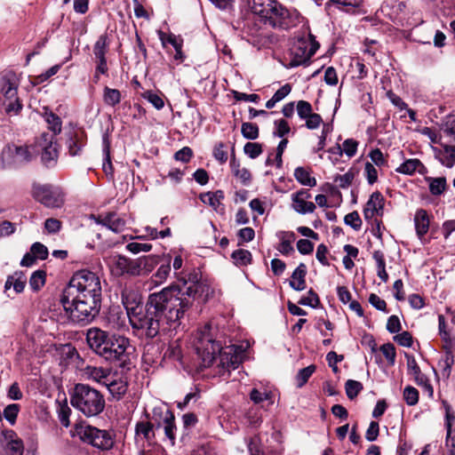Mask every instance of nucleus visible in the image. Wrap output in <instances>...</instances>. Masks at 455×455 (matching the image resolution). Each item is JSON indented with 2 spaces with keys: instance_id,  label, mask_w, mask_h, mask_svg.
Returning <instances> with one entry per match:
<instances>
[{
  "instance_id": "cd10ccee",
  "label": "nucleus",
  "mask_w": 455,
  "mask_h": 455,
  "mask_svg": "<svg viewBox=\"0 0 455 455\" xmlns=\"http://www.w3.org/2000/svg\"><path fill=\"white\" fill-rule=\"evenodd\" d=\"M175 417L172 411L166 410L163 415V423L164 428L165 435L171 440L172 443H174L175 441V432H176V425H175Z\"/></svg>"
},
{
  "instance_id": "6e6552de",
  "label": "nucleus",
  "mask_w": 455,
  "mask_h": 455,
  "mask_svg": "<svg viewBox=\"0 0 455 455\" xmlns=\"http://www.w3.org/2000/svg\"><path fill=\"white\" fill-rule=\"evenodd\" d=\"M1 93L5 113L9 116H17L22 109V103L18 97V83L13 75L3 77Z\"/></svg>"
},
{
  "instance_id": "6ab92c4d",
  "label": "nucleus",
  "mask_w": 455,
  "mask_h": 455,
  "mask_svg": "<svg viewBox=\"0 0 455 455\" xmlns=\"http://www.w3.org/2000/svg\"><path fill=\"white\" fill-rule=\"evenodd\" d=\"M384 197L380 192H373L363 208V217L366 221H371L375 216H382Z\"/></svg>"
},
{
  "instance_id": "c9c22d12",
  "label": "nucleus",
  "mask_w": 455,
  "mask_h": 455,
  "mask_svg": "<svg viewBox=\"0 0 455 455\" xmlns=\"http://www.w3.org/2000/svg\"><path fill=\"white\" fill-rule=\"evenodd\" d=\"M103 101L107 106L116 107L121 102L122 94L119 90L105 86L103 89Z\"/></svg>"
},
{
  "instance_id": "3c124183",
  "label": "nucleus",
  "mask_w": 455,
  "mask_h": 455,
  "mask_svg": "<svg viewBox=\"0 0 455 455\" xmlns=\"http://www.w3.org/2000/svg\"><path fill=\"white\" fill-rule=\"evenodd\" d=\"M142 97L150 102L158 110L162 109L164 106L163 98L152 91L144 92L142 93Z\"/></svg>"
},
{
  "instance_id": "9b49d317",
  "label": "nucleus",
  "mask_w": 455,
  "mask_h": 455,
  "mask_svg": "<svg viewBox=\"0 0 455 455\" xmlns=\"http://www.w3.org/2000/svg\"><path fill=\"white\" fill-rule=\"evenodd\" d=\"M37 150L32 146L7 145L2 151L1 158L4 166L21 164L32 160Z\"/></svg>"
},
{
  "instance_id": "a878e982",
  "label": "nucleus",
  "mask_w": 455,
  "mask_h": 455,
  "mask_svg": "<svg viewBox=\"0 0 455 455\" xmlns=\"http://www.w3.org/2000/svg\"><path fill=\"white\" fill-rule=\"evenodd\" d=\"M158 36L159 39L164 46H165V44L168 43L172 44L175 49V55L174 59L177 60H183V53H182V40L178 39L176 36L170 34L167 35L163 31H158Z\"/></svg>"
},
{
  "instance_id": "052dcab7",
  "label": "nucleus",
  "mask_w": 455,
  "mask_h": 455,
  "mask_svg": "<svg viewBox=\"0 0 455 455\" xmlns=\"http://www.w3.org/2000/svg\"><path fill=\"white\" fill-rule=\"evenodd\" d=\"M354 178V172L349 171L343 175H337L334 178V182L337 183L339 188H347L352 184Z\"/></svg>"
},
{
  "instance_id": "09e8293b",
  "label": "nucleus",
  "mask_w": 455,
  "mask_h": 455,
  "mask_svg": "<svg viewBox=\"0 0 455 455\" xmlns=\"http://www.w3.org/2000/svg\"><path fill=\"white\" fill-rule=\"evenodd\" d=\"M345 389L347 397L349 399H354L363 389V385L359 381L348 379L345 384Z\"/></svg>"
},
{
  "instance_id": "393cba45",
  "label": "nucleus",
  "mask_w": 455,
  "mask_h": 455,
  "mask_svg": "<svg viewBox=\"0 0 455 455\" xmlns=\"http://www.w3.org/2000/svg\"><path fill=\"white\" fill-rule=\"evenodd\" d=\"M307 267L304 263H300L293 271L290 286L295 291H303L306 288Z\"/></svg>"
},
{
  "instance_id": "0e129e2a",
  "label": "nucleus",
  "mask_w": 455,
  "mask_h": 455,
  "mask_svg": "<svg viewBox=\"0 0 455 455\" xmlns=\"http://www.w3.org/2000/svg\"><path fill=\"white\" fill-rule=\"evenodd\" d=\"M297 113L300 119H306L313 113L311 104L306 100H299L297 103Z\"/></svg>"
},
{
  "instance_id": "c03bdc74",
  "label": "nucleus",
  "mask_w": 455,
  "mask_h": 455,
  "mask_svg": "<svg viewBox=\"0 0 455 455\" xmlns=\"http://www.w3.org/2000/svg\"><path fill=\"white\" fill-rule=\"evenodd\" d=\"M45 276L46 274L44 270H36L35 271L29 279V285L32 290L38 291L40 290L45 283Z\"/></svg>"
},
{
  "instance_id": "20e7f679",
  "label": "nucleus",
  "mask_w": 455,
  "mask_h": 455,
  "mask_svg": "<svg viewBox=\"0 0 455 455\" xmlns=\"http://www.w3.org/2000/svg\"><path fill=\"white\" fill-rule=\"evenodd\" d=\"M71 405L86 417L101 413L105 408V398L96 388L87 384H76L70 394Z\"/></svg>"
},
{
  "instance_id": "9d476101",
  "label": "nucleus",
  "mask_w": 455,
  "mask_h": 455,
  "mask_svg": "<svg viewBox=\"0 0 455 455\" xmlns=\"http://www.w3.org/2000/svg\"><path fill=\"white\" fill-rule=\"evenodd\" d=\"M319 48V44L310 35L306 38L298 39L291 49V67H298L307 63Z\"/></svg>"
},
{
  "instance_id": "a211bd4d",
  "label": "nucleus",
  "mask_w": 455,
  "mask_h": 455,
  "mask_svg": "<svg viewBox=\"0 0 455 455\" xmlns=\"http://www.w3.org/2000/svg\"><path fill=\"white\" fill-rule=\"evenodd\" d=\"M431 149L443 166L451 169L455 165V145L443 142L440 147L431 146Z\"/></svg>"
},
{
  "instance_id": "c756f323",
  "label": "nucleus",
  "mask_w": 455,
  "mask_h": 455,
  "mask_svg": "<svg viewBox=\"0 0 455 455\" xmlns=\"http://www.w3.org/2000/svg\"><path fill=\"white\" fill-rule=\"evenodd\" d=\"M425 180L428 184L429 192L432 196H440L447 188V181L445 177H426Z\"/></svg>"
},
{
  "instance_id": "f03ea898",
  "label": "nucleus",
  "mask_w": 455,
  "mask_h": 455,
  "mask_svg": "<svg viewBox=\"0 0 455 455\" xmlns=\"http://www.w3.org/2000/svg\"><path fill=\"white\" fill-rule=\"evenodd\" d=\"M102 287L100 276L88 269L75 272L60 296L68 318L76 323H88L99 315Z\"/></svg>"
},
{
  "instance_id": "f257e3e1",
  "label": "nucleus",
  "mask_w": 455,
  "mask_h": 455,
  "mask_svg": "<svg viewBox=\"0 0 455 455\" xmlns=\"http://www.w3.org/2000/svg\"><path fill=\"white\" fill-rule=\"evenodd\" d=\"M208 286L200 282L187 286L172 284L158 292L151 293L143 307L140 304L130 306L125 301L124 293L122 300L125 306L129 321L133 329L140 331L148 339L155 338L160 330V323L176 328L186 312L193 306L197 292H204Z\"/></svg>"
},
{
  "instance_id": "49530a36",
  "label": "nucleus",
  "mask_w": 455,
  "mask_h": 455,
  "mask_svg": "<svg viewBox=\"0 0 455 455\" xmlns=\"http://www.w3.org/2000/svg\"><path fill=\"white\" fill-rule=\"evenodd\" d=\"M20 409V407L19 404L12 403L7 405L3 411V416L12 426L16 423Z\"/></svg>"
},
{
  "instance_id": "2eb2a0df",
  "label": "nucleus",
  "mask_w": 455,
  "mask_h": 455,
  "mask_svg": "<svg viewBox=\"0 0 455 455\" xmlns=\"http://www.w3.org/2000/svg\"><path fill=\"white\" fill-rule=\"evenodd\" d=\"M66 148L70 156H80L87 142V135L83 129H73L66 134Z\"/></svg>"
},
{
  "instance_id": "79ce46f5",
  "label": "nucleus",
  "mask_w": 455,
  "mask_h": 455,
  "mask_svg": "<svg viewBox=\"0 0 455 455\" xmlns=\"http://www.w3.org/2000/svg\"><path fill=\"white\" fill-rule=\"evenodd\" d=\"M287 144H288V140L286 139H283L277 148H276V152H275V159H272V156L271 155L268 156V157L267 158L266 160V165H272L274 164V162L276 163V166L277 167H281L282 166V156H283V153L284 151V149L286 148L287 147Z\"/></svg>"
},
{
  "instance_id": "4c0bfd02",
  "label": "nucleus",
  "mask_w": 455,
  "mask_h": 455,
  "mask_svg": "<svg viewBox=\"0 0 455 455\" xmlns=\"http://www.w3.org/2000/svg\"><path fill=\"white\" fill-rule=\"evenodd\" d=\"M109 42L108 36L103 34L99 36L98 40L93 45V54L95 59L106 58L108 51Z\"/></svg>"
},
{
  "instance_id": "2f4dec72",
  "label": "nucleus",
  "mask_w": 455,
  "mask_h": 455,
  "mask_svg": "<svg viewBox=\"0 0 455 455\" xmlns=\"http://www.w3.org/2000/svg\"><path fill=\"white\" fill-rule=\"evenodd\" d=\"M26 284V277L21 272H16L13 275L8 276L4 288L9 290L12 286L15 292L20 293L23 291Z\"/></svg>"
},
{
  "instance_id": "4468645a",
  "label": "nucleus",
  "mask_w": 455,
  "mask_h": 455,
  "mask_svg": "<svg viewBox=\"0 0 455 455\" xmlns=\"http://www.w3.org/2000/svg\"><path fill=\"white\" fill-rule=\"evenodd\" d=\"M2 435L3 440L0 441L2 455H23V442L13 430H4Z\"/></svg>"
},
{
  "instance_id": "6e6d98bb",
  "label": "nucleus",
  "mask_w": 455,
  "mask_h": 455,
  "mask_svg": "<svg viewBox=\"0 0 455 455\" xmlns=\"http://www.w3.org/2000/svg\"><path fill=\"white\" fill-rule=\"evenodd\" d=\"M344 222L356 231L362 227V220L356 211L347 214L344 218Z\"/></svg>"
},
{
  "instance_id": "338daca9",
  "label": "nucleus",
  "mask_w": 455,
  "mask_h": 455,
  "mask_svg": "<svg viewBox=\"0 0 455 455\" xmlns=\"http://www.w3.org/2000/svg\"><path fill=\"white\" fill-rule=\"evenodd\" d=\"M438 329L439 334L442 337L443 340L448 342L451 340V332L448 329L447 323L445 322V318L443 315H438Z\"/></svg>"
},
{
  "instance_id": "f3484780",
  "label": "nucleus",
  "mask_w": 455,
  "mask_h": 455,
  "mask_svg": "<svg viewBox=\"0 0 455 455\" xmlns=\"http://www.w3.org/2000/svg\"><path fill=\"white\" fill-rule=\"evenodd\" d=\"M92 218L97 224L106 227L115 233H120L124 231L126 225L125 220L114 212L102 213L98 216H92Z\"/></svg>"
},
{
  "instance_id": "412c9836",
  "label": "nucleus",
  "mask_w": 455,
  "mask_h": 455,
  "mask_svg": "<svg viewBox=\"0 0 455 455\" xmlns=\"http://www.w3.org/2000/svg\"><path fill=\"white\" fill-rule=\"evenodd\" d=\"M83 374L87 379L105 386L107 381L110 379L111 370L104 367L87 365L83 370Z\"/></svg>"
},
{
  "instance_id": "ddd939ff",
  "label": "nucleus",
  "mask_w": 455,
  "mask_h": 455,
  "mask_svg": "<svg viewBox=\"0 0 455 455\" xmlns=\"http://www.w3.org/2000/svg\"><path fill=\"white\" fill-rule=\"evenodd\" d=\"M111 339L112 335L97 327H92L86 331V342L89 347L99 356Z\"/></svg>"
},
{
  "instance_id": "de8ad7c7",
  "label": "nucleus",
  "mask_w": 455,
  "mask_h": 455,
  "mask_svg": "<svg viewBox=\"0 0 455 455\" xmlns=\"http://www.w3.org/2000/svg\"><path fill=\"white\" fill-rule=\"evenodd\" d=\"M241 132L245 139L255 140L259 137V127L256 124L243 123Z\"/></svg>"
},
{
  "instance_id": "13d9d810",
  "label": "nucleus",
  "mask_w": 455,
  "mask_h": 455,
  "mask_svg": "<svg viewBox=\"0 0 455 455\" xmlns=\"http://www.w3.org/2000/svg\"><path fill=\"white\" fill-rule=\"evenodd\" d=\"M379 349L382 352L383 355L387 360L388 363L390 365H394L395 362V355H396L395 346L392 343H386V344H383Z\"/></svg>"
},
{
  "instance_id": "39448f33",
  "label": "nucleus",
  "mask_w": 455,
  "mask_h": 455,
  "mask_svg": "<svg viewBox=\"0 0 455 455\" xmlns=\"http://www.w3.org/2000/svg\"><path fill=\"white\" fill-rule=\"evenodd\" d=\"M132 353V347L128 338L112 335V339L100 357L117 367L130 369Z\"/></svg>"
},
{
  "instance_id": "a19ab883",
  "label": "nucleus",
  "mask_w": 455,
  "mask_h": 455,
  "mask_svg": "<svg viewBox=\"0 0 455 455\" xmlns=\"http://www.w3.org/2000/svg\"><path fill=\"white\" fill-rule=\"evenodd\" d=\"M231 257L237 266H247L251 264L252 259L251 253L243 249L234 251Z\"/></svg>"
},
{
  "instance_id": "8fccbe9b",
  "label": "nucleus",
  "mask_w": 455,
  "mask_h": 455,
  "mask_svg": "<svg viewBox=\"0 0 455 455\" xmlns=\"http://www.w3.org/2000/svg\"><path fill=\"white\" fill-rule=\"evenodd\" d=\"M135 430L138 435H142L146 440H149L153 435V426L148 421L138 422Z\"/></svg>"
},
{
  "instance_id": "603ef678",
  "label": "nucleus",
  "mask_w": 455,
  "mask_h": 455,
  "mask_svg": "<svg viewBox=\"0 0 455 455\" xmlns=\"http://www.w3.org/2000/svg\"><path fill=\"white\" fill-rule=\"evenodd\" d=\"M403 399L409 406H413L419 402V391L411 387L408 386L403 390Z\"/></svg>"
},
{
  "instance_id": "72a5a7b5",
  "label": "nucleus",
  "mask_w": 455,
  "mask_h": 455,
  "mask_svg": "<svg viewBox=\"0 0 455 455\" xmlns=\"http://www.w3.org/2000/svg\"><path fill=\"white\" fill-rule=\"evenodd\" d=\"M44 117L48 124L49 130L52 132V135L55 137L57 134L60 133L62 128V122L60 116L45 108Z\"/></svg>"
},
{
  "instance_id": "bf43d9fd",
  "label": "nucleus",
  "mask_w": 455,
  "mask_h": 455,
  "mask_svg": "<svg viewBox=\"0 0 455 455\" xmlns=\"http://www.w3.org/2000/svg\"><path fill=\"white\" fill-rule=\"evenodd\" d=\"M151 249L152 244L148 243L132 242L126 245V250L133 254H137L142 251L147 252L151 251Z\"/></svg>"
},
{
  "instance_id": "a18cd8bd",
  "label": "nucleus",
  "mask_w": 455,
  "mask_h": 455,
  "mask_svg": "<svg viewBox=\"0 0 455 455\" xmlns=\"http://www.w3.org/2000/svg\"><path fill=\"white\" fill-rule=\"evenodd\" d=\"M315 371V366L313 364L299 370L296 376L297 387H302L307 382Z\"/></svg>"
},
{
  "instance_id": "4be33fe9",
  "label": "nucleus",
  "mask_w": 455,
  "mask_h": 455,
  "mask_svg": "<svg viewBox=\"0 0 455 455\" xmlns=\"http://www.w3.org/2000/svg\"><path fill=\"white\" fill-rule=\"evenodd\" d=\"M398 173L412 175L418 172L421 175L427 173V168L417 158L407 159L395 169Z\"/></svg>"
},
{
  "instance_id": "1a4fd4ad",
  "label": "nucleus",
  "mask_w": 455,
  "mask_h": 455,
  "mask_svg": "<svg viewBox=\"0 0 455 455\" xmlns=\"http://www.w3.org/2000/svg\"><path fill=\"white\" fill-rule=\"evenodd\" d=\"M81 440L101 450H108L113 446V438L107 430H101L92 426H81L77 429Z\"/></svg>"
},
{
  "instance_id": "f8f14e48",
  "label": "nucleus",
  "mask_w": 455,
  "mask_h": 455,
  "mask_svg": "<svg viewBox=\"0 0 455 455\" xmlns=\"http://www.w3.org/2000/svg\"><path fill=\"white\" fill-rule=\"evenodd\" d=\"M38 147L42 150V162L47 167H52L56 164L59 149L56 138L49 133H43L38 140Z\"/></svg>"
},
{
  "instance_id": "37998d69",
  "label": "nucleus",
  "mask_w": 455,
  "mask_h": 455,
  "mask_svg": "<svg viewBox=\"0 0 455 455\" xmlns=\"http://www.w3.org/2000/svg\"><path fill=\"white\" fill-rule=\"evenodd\" d=\"M171 272V259H169L165 264H162L156 274L153 275L154 282L156 285L166 281Z\"/></svg>"
},
{
  "instance_id": "774afa93",
  "label": "nucleus",
  "mask_w": 455,
  "mask_h": 455,
  "mask_svg": "<svg viewBox=\"0 0 455 455\" xmlns=\"http://www.w3.org/2000/svg\"><path fill=\"white\" fill-rule=\"evenodd\" d=\"M225 148V145L222 142H220L213 149V156L220 164H224L228 160V152Z\"/></svg>"
},
{
  "instance_id": "473e14b6",
  "label": "nucleus",
  "mask_w": 455,
  "mask_h": 455,
  "mask_svg": "<svg viewBox=\"0 0 455 455\" xmlns=\"http://www.w3.org/2000/svg\"><path fill=\"white\" fill-rule=\"evenodd\" d=\"M200 199L204 204H207L212 206L214 210H218L221 204V201L224 199V193L222 190H217L215 192H207L200 196Z\"/></svg>"
},
{
  "instance_id": "5701e85b",
  "label": "nucleus",
  "mask_w": 455,
  "mask_h": 455,
  "mask_svg": "<svg viewBox=\"0 0 455 455\" xmlns=\"http://www.w3.org/2000/svg\"><path fill=\"white\" fill-rule=\"evenodd\" d=\"M413 220L416 234L422 240L429 230L430 220L427 212L424 209L417 210Z\"/></svg>"
},
{
  "instance_id": "e2e57ef3",
  "label": "nucleus",
  "mask_w": 455,
  "mask_h": 455,
  "mask_svg": "<svg viewBox=\"0 0 455 455\" xmlns=\"http://www.w3.org/2000/svg\"><path fill=\"white\" fill-rule=\"evenodd\" d=\"M358 142L353 139H347L342 143V154L345 153L348 157H353L357 151Z\"/></svg>"
},
{
  "instance_id": "7ed1b4c3",
  "label": "nucleus",
  "mask_w": 455,
  "mask_h": 455,
  "mask_svg": "<svg viewBox=\"0 0 455 455\" xmlns=\"http://www.w3.org/2000/svg\"><path fill=\"white\" fill-rule=\"evenodd\" d=\"M194 347L198 357L201 359V367H210L214 361L216 355H219V364L222 371L235 370L241 363V356L235 351L234 347H227L222 348L220 343L216 340L215 331L211 323H205L199 328L194 337Z\"/></svg>"
},
{
  "instance_id": "4d7b16f0",
  "label": "nucleus",
  "mask_w": 455,
  "mask_h": 455,
  "mask_svg": "<svg viewBox=\"0 0 455 455\" xmlns=\"http://www.w3.org/2000/svg\"><path fill=\"white\" fill-rule=\"evenodd\" d=\"M298 303L302 306L316 307L320 303V299L318 295L313 290H310L307 295L302 297Z\"/></svg>"
},
{
  "instance_id": "dca6fc26",
  "label": "nucleus",
  "mask_w": 455,
  "mask_h": 455,
  "mask_svg": "<svg viewBox=\"0 0 455 455\" xmlns=\"http://www.w3.org/2000/svg\"><path fill=\"white\" fill-rule=\"evenodd\" d=\"M310 197L309 191L305 188L291 194V208L299 214L314 212L315 204L313 202L307 201Z\"/></svg>"
},
{
  "instance_id": "b1692460",
  "label": "nucleus",
  "mask_w": 455,
  "mask_h": 455,
  "mask_svg": "<svg viewBox=\"0 0 455 455\" xmlns=\"http://www.w3.org/2000/svg\"><path fill=\"white\" fill-rule=\"evenodd\" d=\"M109 393L113 397L120 399L127 391V381L123 378L114 379L110 376V379L105 384Z\"/></svg>"
},
{
  "instance_id": "58836bf2",
  "label": "nucleus",
  "mask_w": 455,
  "mask_h": 455,
  "mask_svg": "<svg viewBox=\"0 0 455 455\" xmlns=\"http://www.w3.org/2000/svg\"><path fill=\"white\" fill-rule=\"evenodd\" d=\"M454 364V355L451 352L445 353L443 357L439 361L438 366L441 368L442 376L448 379L451 375V368Z\"/></svg>"
},
{
  "instance_id": "5fc2aeb1",
  "label": "nucleus",
  "mask_w": 455,
  "mask_h": 455,
  "mask_svg": "<svg viewBox=\"0 0 455 455\" xmlns=\"http://www.w3.org/2000/svg\"><path fill=\"white\" fill-rule=\"evenodd\" d=\"M244 154L250 158H256L262 153V146L257 142H247L243 147Z\"/></svg>"
},
{
  "instance_id": "c85d7f7f",
  "label": "nucleus",
  "mask_w": 455,
  "mask_h": 455,
  "mask_svg": "<svg viewBox=\"0 0 455 455\" xmlns=\"http://www.w3.org/2000/svg\"><path fill=\"white\" fill-rule=\"evenodd\" d=\"M159 263V257L156 255H148L138 258L139 275L150 273Z\"/></svg>"
},
{
  "instance_id": "0eeeda50",
  "label": "nucleus",
  "mask_w": 455,
  "mask_h": 455,
  "mask_svg": "<svg viewBox=\"0 0 455 455\" xmlns=\"http://www.w3.org/2000/svg\"><path fill=\"white\" fill-rule=\"evenodd\" d=\"M268 11V14L264 21L265 24H268L273 28L289 29L295 27L299 22V12L296 10L287 9L277 1Z\"/></svg>"
},
{
  "instance_id": "7c9ffc66",
  "label": "nucleus",
  "mask_w": 455,
  "mask_h": 455,
  "mask_svg": "<svg viewBox=\"0 0 455 455\" xmlns=\"http://www.w3.org/2000/svg\"><path fill=\"white\" fill-rule=\"evenodd\" d=\"M296 180L303 186L313 188L316 186V180L311 176L310 171L304 167H297L294 171Z\"/></svg>"
},
{
  "instance_id": "69168bd1",
  "label": "nucleus",
  "mask_w": 455,
  "mask_h": 455,
  "mask_svg": "<svg viewBox=\"0 0 455 455\" xmlns=\"http://www.w3.org/2000/svg\"><path fill=\"white\" fill-rule=\"evenodd\" d=\"M419 132L427 137L431 142L435 144H438L440 146L443 143V136L430 127H423L419 130Z\"/></svg>"
},
{
  "instance_id": "e433bc0d",
  "label": "nucleus",
  "mask_w": 455,
  "mask_h": 455,
  "mask_svg": "<svg viewBox=\"0 0 455 455\" xmlns=\"http://www.w3.org/2000/svg\"><path fill=\"white\" fill-rule=\"evenodd\" d=\"M103 154H104V161H103V171L107 176L113 177V165L110 157V143L107 135L103 136Z\"/></svg>"
},
{
  "instance_id": "680f3d73",
  "label": "nucleus",
  "mask_w": 455,
  "mask_h": 455,
  "mask_svg": "<svg viewBox=\"0 0 455 455\" xmlns=\"http://www.w3.org/2000/svg\"><path fill=\"white\" fill-rule=\"evenodd\" d=\"M30 251L37 259H45L49 253L47 247L39 242H36L31 245Z\"/></svg>"
},
{
  "instance_id": "ea45409f",
  "label": "nucleus",
  "mask_w": 455,
  "mask_h": 455,
  "mask_svg": "<svg viewBox=\"0 0 455 455\" xmlns=\"http://www.w3.org/2000/svg\"><path fill=\"white\" fill-rule=\"evenodd\" d=\"M440 131L449 138L450 141H455V117H446L440 125Z\"/></svg>"
},
{
  "instance_id": "aec40b11",
  "label": "nucleus",
  "mask_w": 455,
  "mask_h": 455,
  "mask_svg": "<svg viewBox=\"0 0 455 455\" xmlns=\"http://www.w3.org/2000/svg\"><path fill=\"white\" fill-rule=\"evenodd\" d=\"M116 271L118 275L124 274L138 276V259H132L125 256L118 255L115 261Z\"/></svg>"
},
{
  "instance_id": "bb28decb",
  "label": "nucleus",
  "mask_w": 455,
  "mask_h": 455,
  "mask_svg": "<svg viewBox=\"0 0 455 455\" xmlns=\"http://www.w3.org/2000/svg\"><path fill=\"white\" fill-rule=\"evenodd\" d=\"M275 3V0H250L249 5L253 13L265 20L268 14V9H271Z\"/></svg>"
},
{
  "instance_id": "864d4df0",
  "label": "nucleus",
  "mask_w": 455,
  "mask_h": 455,
  "mask_svg": "<svg viewBox=\"0 0 455 455\" xmlns=\"http://www.w3.org/2000/svg\"><path fill=\"white\" fill-rule=\"evenodd\" d=\"M363 4V0H328L326 3V6H331V4L337 5L339 8H357L361 6Z\"/></svg>"
},
{
  "instance_id": "f704fd0d",
  "label": "nucleus",
  "mask_w": 455,
  "mask_h": 455,
  "mask_svg": "<svg viewBox=\"0 0 455 455\" xmlns=\"http://www.w3.org/2000/svg\"><path fill=\"white\" fill-rule=\"evenodd\" d=\"M279 238L281 240L279 245L277 246V250L283 255H288L294 251L291 246V243L295 239V235L293 232H282L279 235Z\"/></svg>"
},
{
  "instance_id": "423d86ee",
  "label": "nucleus",
  "mask_w": 455,
  "mask_h": 455,
  "mask_svg": "<svg viewBox=\"0 0 455 455\" xmlns=\"http://www.w3.org/2000/svg\"><path fill=\"white\" fill-rule=\"evenodd\" d=\"M32 197L47 208H60L65 202L62 189L52 184L34 183L31 190Z\"/></svg>"
}]
</instances>
